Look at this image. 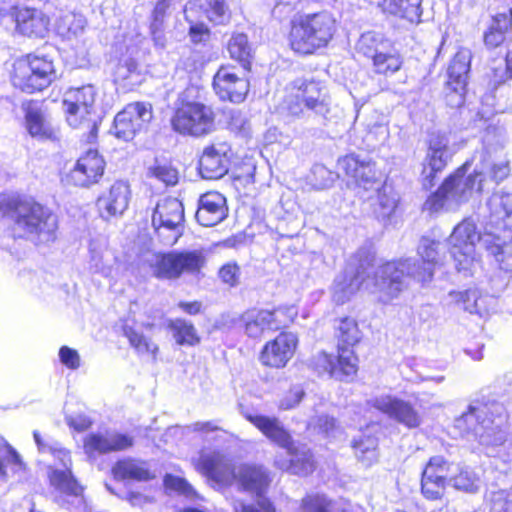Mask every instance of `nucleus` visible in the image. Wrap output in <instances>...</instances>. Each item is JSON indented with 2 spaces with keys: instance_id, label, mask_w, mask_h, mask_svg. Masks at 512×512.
<instances>
[{
  "instance_id": "nucleus-1",
  "label": "nucleus",
  "mask_w": 512,
  "mask_h": 512,
  "mask_svg": "<svg viewBox=\"0 0 512 512\" xmlns=\"http://www.w3.org/2000/svg\"><path fill=\"white\" fill-rule=\"evenodd\" d=\"M505 423L501 404L475 401L455 419L454 427L463 437L477 441L498 471L512 473V439L507 438Z\"/></svg>"
},
{
  "instance_id": "nucleus-2",
  "label": "nucleus",
  "mask_w": 512,
  "mask_h": 512,
  "mask_svg": "<svg viewBox=\"0 0 512 512\" xmlns=\"http://www.w3.org/2000/svg\"><path fill=\"white\" fill-rule=\"evenodd\" d=\"M439 243L429 238H422L418 247V255L422 264L416 259L407 258L399 261H390L378 266L377 282L374 293L383 304L396 299L406 287V279L425 283L432 279L434 269L438 265Z\"/></svg>"
},
{
  "instance_id": "nucleus-3",
  "label": "nucleus",
  "mask_w": 512,
  "mask_h": 512,
  "mask_svg": "<svg viewBox=\"0 0 512 512\" xmlns=\"http://www.w3.org/2000/svg\"><path fill=\"white\" fill-rule=\"evenodd\" d=\"M451 255L459 272L472 273L478 264L476 244L483 246L493 255L499 268L512 271V246L493 232L480 234L471 219H464L450 235Z\"/></svg>"
},
{
  "instance_id": "nucleus-4",
  "label": "nucleus",
  "mask_w": 512,
  "mask_h": 512,
  "mask_svg": "<svg viewBox=\"0 0 512 512\" xmlns=\"http://www.w3.org/2000/svg\"><path fill=\"white\" fill-rule=\"evenodd\" d=\"M193 463L198 472L216 483L229 485L237 481L245 491L258 495L269 484L267 472L261 466H236L229 457L218 451L203 450Z\"/></svg>"
},
{
  "instance_id": "nucleus-5",
  "label": "nucleus",
  "mask_w": 512,
  "mask_h": 512,
  "mask_svg": "<svg viewBox=\"0 0 512 512\" xmlns=\"http://www.w3.org/2000/svg\"><path fill=\"white\" fill-rule=\"evenodd\" d=\"M336 31V19L328 11L301 14L290 22L289 46L299 55H312L326 48Z\"/></svg>"
},
{
  "instance_id": "nucleus-6",
  "label": "nucleus",
  "mask_w": 512,
  "mask_h": 512,
  "mask_svg": "<svg viewBox=\"0 0 512 512\" xmlns=\"http://www.w3.org/2000/svg\"><path fill=\"white\" fill-rule=\"evenodd\" d=\"M10 218L16 237L27 238L35 244H47L56 239L57 216L33 199L11 203Z\"/></svg>"
},
{
  "instance_id": "nucleus-7",
  "label": "nucleus",
  "mask_w": 512,
  "mask_h": 512,
  "mask_svg": "<svg viewBox=\"0 0 512 512\" xmlns=\"http://www.w3.org/2000/svg\"><path fill=\"white\" fill-rule=\"evenodd\" d=\"M245 417L270 441L286 449L289 459L276 458L275 465L278 468L301 476L308 475L313 471L314 462L312 454L306 449L297 450L290 434L278 418L259 414H246Z\"/></svg>"
},
{
  "instance_id": "nucleus-8",
  "label": "nucleus",
  "mask_w": 512,
  "mask_h": 512,
  "mask_svg": "<svg viewBox=\"0 0 512 512\" xmlns=\"http://www.w3.org/2000/svg\"><path fill=\"white\" fill-rule=\"evenodd\" d=\"M35 443L40 453L51 454L59 462L61 468L49 467L48 477L52 487L53 499L63 506L67 496H80L83 488L72 474V460L70 452L62 445L50 438L41 437L37 431L33 432Z\"/></svg>"
},
{
  "instance_id": "nucleus-9",
  "label": "nucleus",
  "mask_w": 512,
  "mask_h": 512,
  "mask_svg": "<svg viewBox=\"0 0 512 512\" xmlns=\"http://www.w3.org/2000/svg\"><path fill=\"white\" fill-rule=\"evenodd\" d=\"M466 165L447 178L443 185L424 203V210L430 213L439 212L442 209H454L468 200L471 193L482 190L484 172L475 171L474 174L465 177Z\"/></svg>"
},
{
  "instance_id": "nucleus-10",
  "label": "nucleus",
  "mask_w": 512,
  "mask_h": 512,
  "mask_svg": "<svg viewBox=\"0 0 512 512\" xmlns=\"http://www.w3.org/2000/svg\"><path fill=\"white\" fill-rule=\"evenodd\" d=\"M56 79L53 61L46 56L28 55L14 64L13 85L26 93L47 88Z\"/></svg>"
},
{
  "instance_id": "nucleus-11",
  "label": "nucleus",
  "mask_w": 512,
  "mask_h": 512,
  "mask_svg": "<svg viewBox=\"0 0 512 512\" xmlns=\"http://www.w3.org/2000/svg\"><path fill=\"white\" fill-rule=\"evenodd\" d=\"M205 263L201 251H172L153 255L150 267L156 278L175 280L183 275L199 274Z\"/></svg>"
},
{
  "instance_id": "nucleus-12",
  "label": "nucleus",
  "mask_w": 512,
  "mask_h": 512,
  "mask_svg": "<svg viewBox=\"0 0 512 512\" xmlns=\"http://www.w3.org/2000/svg\"><path fill=\"white\" fill-rule=\"evenodd\" d=\"M171 123L180 134L200 137L214 130L215 114L210 106L203 103L183 102L175 110Z\"/></svg>"
},
{
  "instance_id": "nucleus-13",
  "label": "nucleus",
  "mask_w": 512,
  "mask_h": 512,
  "mask_svg": "<svg viewBox=\"0 0 512 512\" xmlns=\"http://www.w3.org/2000/svg\"><path fill=\"white\" fill-rule=\"evenodd\" d=\"M291 98L287 101V110L294 116H300L304 108L315 114L325 116L330 111V96L326 86L318 81L296 80L292 87Z\"/></svg>"
},
{
  "instance_id": "nucleus-14",
  "label": "nucleus",
  "mask_w": 512,
  "mask_h": 512,
  "mask_svg": "<svg viewBox=\"0 0 512 512\" xmlns=\"http://www.w3.org/2000/svg\"><path fill=\"white\" fill-rule=\"evenodd\" d=\"M378 267L373 271V277H370L368 266L360 264L357 268L349 264L346 269L337 275L332 287V297L337 304H343L348 301L358 290L364 289L382 303L376 293H374L375 283L377 282Z\"/></svg>"
},
{
  "instance_id": "nucleus-15",
  "label": "nucleus",
  "mask_w": 512,
  "mask_h": 512,
  "mask_svg": "<svg viewBox=\"0 0 512 512\" xmlns=\"http://www.w3.org/2000/svg\"><path fill=\"white\" fill-rule=\"evenodd\" d=\"M294 308L286 311L282 308L275 310L252 309L241 315L240 323L244 333L253 339L262 337L266 332L277 331L293 320Z\"/></svg>"
},
{
  "instance_id": "nucleus-16",
  "label": "nucleus",
  "mask_w": 512,
  "mask_h": 512,
  "mask_svg": "<svg viewBox=\"0 0 512 512\" xmlns=\"http://www.w3.org/2000/svg\"><path fill=\"white\" fill-rule=\"evenodd\" d=\"M367 406L374 408L389 419L414 429L422 424V416L414 405L392 394H379L367 400Z\"/></svg>"
},
{
  "instance_id": "nucleus-17",
  "label": "nucleus",
  "mask_w": 512,
  "mask_h": 512,
  "mask_svg": "<svg viewBox=\"0 0 512 512\" xmlns=\"http://www.w3.org/2000/svg\"><path fill=\"white\" fill-rule=\"evenodd\" d=\"M153 117L152 106L145 102L127 104L114 118L110 132L123 141L132 140Z\"/></svg>"
},
{
  "instance_id": "nucleus-18",
  "label": "nucleus",
  "mask_w": 512,
  "mask_h": 512,
  "mask_svg": "<svg viewBox=\"0 0 512 512\" xmlns=\"http://www.w3.org/2000/svg\"><path fill=\"white\" fill-rule=\"evenodd\" d=\"M49 18L40 10L17 8L0 11V26L9 29L13 24L17 31L27 37L44 38L49 31Z\"/></svg>"
},
{
  "instance_id": "nucleus-19",
  "label": "nucleus",
  "mask_w": 512,
  "mask_h": 512,
  "mask_svg": "<svg viewBox=\"0 0 512 512\" xmlns=\"http://www.w3.org/2000/svg\"><path fill=\"white\" fill-rule=\"evenodd\" d=\"M312 366L319 375L328 374L342 381L356 374L358 359L351 348L338 346L337 356L319 352L313 357Z\"/></svg>"
},
{
  "instance_id": "nucleus-20",
  "label": "nucleus",
  "mask_w": 512,
  "mask_h": 512,
  "mask_svg": "<svg viewBox=\"0 0 512 512\" xmlns=\"http://www.w3.org/2000/svg\"><path fill=\"white\" fill-rule=\"evenodd\" d=\"M298 345V337L292 332H281L273 340L265 343L259 353V362L270 368H284L293 358Z\"/></svg>"
},
{
  "instance_id": "nucleus-21",
  "label": "nucleus",
  "mask_w": 512,
  "mask_h": 512,
  "mask_svg": "<svg viewBox=\"0 0 512 512\" xmlns=\"http://www.w3.org/2000/svg\"><path fill=\"white\" fill-rule=\"evenodd\" d=\"M338 167L357 187L366 192H370V189H379L381 186L375 164L369 159L354 154L346 155L339 159Z\"/></svg>"
},
{
  "instance_id": "nucleus-22",
  "label": "nucleus",
  "mask_w": 512,
  "mask_h": 512,
  "mask_svg": "<svg viewBox=\"0 0 512 512\" xmlns=\"http://www.w3.org/2000/svg\"><path fill=\"white\" fill-rule=\"evenodd\" d=\"M452 465L442 456L431 457L426 464L421 478V491L428 500L441 499L445 492L448 473Z\"/></svg>"
},
{
  "instance_id": "nucleus-23",
  "label": "nucleus",
  "mask_w": 512,
  "mask_h": 512,
  "mask_svg": "<svg viewBox=\"0 0 512 512\" xmlns=\"http://www.w3.org/2000/svg\"><path fill=\"white\" fill-rule=\"evenodd\" d=\"M213 89L221 100L241 103L249 91V82L239 77L234 68L222 66L214 75Z\"/></svg>"
},
{
  "instance_id": "nucleus-24",
  "label": "nucleus",
  "mask_w": 512,
  "mask_h": 512,
  "mask_svg": "<svg viewBox=\"0 0 512 512\" xmlns=\"http://www.w3.org/2000/svg\"><path fill=\"white\" fill-rule=\"evenodd\" d=\"M104 169L103 157L97 151L89 150L77 160L68 178L76 186L87 187L99 181Z\"/></svg>"
},
{
  "instance_id": "nucleus-25",
  "label": "nucleus",
  "mask_w": 512,
  "mask_h": 512,
  "mask_svg": "<svg viewBox=\"0 0 512 512\" xmlns=\"http://www.w3.org/2000/svg\"><path fill=\"white\" fill-rule=\"evenodd\" d=\"M454 151L449 146V139L445 134L433 133L428 140V151L426 154L423 174L425 175L424 185H432L431 178L434 174L444 169L452 158Z\"/></svg>"
},
{
  "instance_id": "nucleus-26",
  "label": "nucleus",
  "mask_w": 512,
  "mask_h": 512,
  "mask_svg": "<svg viewBox=\"0 0 512 512\" xmlns=\"http://www.w3.org/2000/svg\"><path fill=\"white\" fill-rule=\"evenodd\" d=\"M230 148L226 143L213 144L206 147L199 160V172L204 179H219L229 169L228 153Z\"/></svg>"
},
{
  "instance_id": "nucleus-27",
  "label": "nucleus",
  "mask_w": 512,
  "mask_h": 512,
  "mask_svg": "<svg viewBox=\"0 0 512 512\" xmlns=\"http://www.w3.org/2000/svg\"><path fill=\"white\" fill-rule=\"evenodd\" d=\"M131 197L130 186L125 181L114 182L109 190L98 198V208L102 217L120 216L128 208Z\"/></svg>"
},
{
  "instance_id": "nucleus-28",
  "label": "nucleus",
  "mask_w": 512,
  "mask_h": 512,
  "mask_svg": "<svg viewBox=\"0 0 512 512\" xmlns=\"http://www.w3.org/2000/svg\"><path fill=\"white\" fill-rule=\"evenodd\" d=\"M134 438L127 433L107 431L105 433L89 434L84 441V448L88 454H103L121 451L130 448Z\"/></svg>"
},
{
  "instance_id": "nucleus-29",
  "label": "nucleus",
  "mask_w": 512,
  "mask_h": 512,
  "mask_svg": "<svg viewBox=\"0 0 512 512\" xmlns=\"http://www.w3.org/2000/svg\"><path fill=\"white\" fill-rule=\"evenodd\" d=\"M226 216V199L222 194L208 192L200 197L196 211V219L200 225L205 227L217 225Z\"/></svg>"
},
{
  "instance_id": "nucleus-30",
  "label": "nucleus",
  "mask_w": 512,
  "mask_h": 512,
  "mask_svg": "<svg viewBox=\"0 0 512 512\" xmlns=\"http://www.w3.org/2000/svg\"><path fill=\"white\" fill-rule=\"evenodd\" d=\"M25 126L35 139L46 141L57 139V129L47 113L37 104L29 103L25 108Z\"/></svg>"
},
{
  "instance_id": "nucleus-31",
  "label": "nucleus",
  "mask_w": 512,
  "mask_h": 512,
  "mask_svg": "<svg viewBox=\"0 0 512 512\" xmlns=\"http://www.w3.org/2000/svg\"><path fill=\"white\" fill-rule=\"evenodd\" d=\"M184 218L182 203L176 198H164L159 201L152 215V225L156 230L161 228L176 230Z\"/></svg>"
},
{
  "instance_id": "nucleus-32",
  "label": "nucleus",
  "mask_w": 512,
  "mask_h": 512,
  "mask_svg": "<svg viewBox=\"0 0 512 512\" xmlns=\"http://www.w3.org/2000/svg\"><path fill=\"white\" fill-rule=\"evenodd\" d=\"M449 296L452 301L461 306L465 311L477 314L480 317L487 316L495 302L493 297L482 294L477 288L450 292Z\"/></svg>"
},
{
  "instance_id": "nucleus-33",
  "label": "nucleus",
  "mask_w": 512,
  "mask_h": 512,
  "mask_svg": "<svg viewBox=\"0 0 512 512\" xmlns=\"http://www.w3.org/2000/svg\"><path fill=\"white\" fill-rule=\"evenodd\" d=\"M421 2L422 0H381L377 5L386 15L418 23L422 15Z\"/></svg>"
},
{
  "instance_id": "nucleus-34",
  "label": "nucleus",
  "mask_w": 512,
  "mask_h": 512,
  "mask_svg": "<svg viewBox=\"0 0 512 512\" xmlns=\"http://www.w3.org/2000/svg\"><path fill=\"white\" fill-rule=\"evenodd\" d=\"M378 439L370 428L361 431L352 441V448L356 458L366 467H370L378 460Z\"/></svg>"
},
{
  "instance_id": "nucleus-35",
  "label": "nucleus",
  "mask_w": 512,
  "mask_h": 512,
  "mask_svg": "<svg viewBox=\"0 0 512 512\" xmlns=\"http://www.w3.org/2000/svg\"><path fill=\"white\" fill-rule=\"evenodd\" d=\"M114 82L123 89H133L143 81L142 71L133 58H123L117 63L113 72Z\"/></svg>"
},
{
  "instance_id": "nucleus-36",
  "label": "nucleus",
  "mask_w": 512,
  "mask_h": 512,
  "mask_svg": "<svg viewBox=\"0 0 512 512\" xmlns=\"http://www.w3.org/2000/svg\"><path fill=\"white\" fill-rule=\"evenodd\" d=\"M26 470V464L18 451L6 440L0 439V479L6 481L9 472L19 474Z\"/></svg>"
},
{
  "instance_id": "nucleus-37",
  "label": "nucleus",
  "mask_w": 512,
  "mask_h": 512,
  "mask_svg": "<svg viewBox=\"0 0 512 512\" xmlns=\"http://www.w3.org/2000/svg\"><path fill=\"white\" fill-rule=\"evenodd\" d=\"M173 0H159L151 13L150 33L155 45L164 47L165 21L171 15L173 10Z\"/></svg>"
},
{
  "instance_id": "nucleus-38",
  "label": "nucleus",
  "mask_w": 512,
  "mask_h": 512,
  "mask_svg": "<svg viewBox=\"0 0 512 512\" xmlns=\"http://www.w3.org/2000/svg\"><path fill=\"white\" fill-rule=\"evenodd\" d=\"M472 54L469 49H460L452 59L448 67V83L466 87L468 73L470 71Z\"/></svg>"
},
{
  "instance_id": "nucleus-39",
  "label": "nucleus",
  "mask_w": 512,
  "mask_h": 512,
  "mask_svg": "<svg viewBox=\"0 0 512 512\" xmlns=\"http://www.w3.org/2000/svg\"><path fill=\"white\" fill-rule=\"evenodd\" d=\"M67 122L73 128L88 130L92 135L97 132L99 116L93 107L75 106L74 109H65Z\"/></svg>"
},
{
  "instance_id": "nucleus-40",
  "label": "nucleus",
  "mask_w": 512,
  "mask_h": 512,
  "mask_svg": "<svg viewBox=\"0 0 512 512\" xmlns=\"http://www.w3.org/2000/svg\"><path fill=\"white\" fill-rule=\"evenodd\" d=\"M124 334L127 337L131 347L138 355L149 357L154 361L157 359L159 347L157 343L145 335L143 331L132 327H126L124 329Z\"/></svg>"
},
{
  "instance_id": "nucleus-41",
  "label": "nucleus",
  "mask_w": 512,
  "mask_h": 512,
  "mask_svg": "<svg viewBox=\"0 0 512 512\" xmlns=\"http://www.w3.org/2000/svg\"><path fill=\"white\" fill-rule=\"evenodd\" d=\"M375 72L383 75H392L400 70L403 60L399 52L392 45L376 54L372 60Z\"/></svg>"
},
{
  "instance_id": "nucleus-42",
  "label": "nucleus",
  "mask_w": 512,
  "mask_h": 512,
  "mask_svg": "<svg viewBox=\"0 0 512 512\" xmlns=\"http://www.w3.org/2000/svg\"><path fill=\"white\" fill-rule=\"evenodd\" d=\"M116 479L148 480L151 478L146 463L133 459H125L116 463L113 467Z\"/></svg>"
},
{
  "instance_id": "nucleus-43",
  "label": "nucleus",
  "mask_w": 512,
  "mask_h": 512,
  "mask_svg": "<svg viewBox=\"0 0 512 512\" xmlns=\"http://www.w3.org/2000/svg\"><path fill=\"white\" fill-rule=\"evenodd\" d=\"M447 478L455 489L467 493H476L481 486L480 477L467 466H457V473Z\"/></svg>"
},
{
  "instance_id": "nucleus-44",
  "label": "nucleus",
  "mask_w": 512,
  "mask_h": 512,
  "mask_svg": "<svg viewBox=\"0 0 512 512\" xmlns=\"http://www.w3.org/2000/svg\"><path fill=\"white\" fill-rule=\"evenodd\" d=\"M168 328L178 345L195 346L200 342L197 330L191 322L179 318L170 320Z\"/></svg>"
},
{
  "instance_id": "nucleus-45",
  "label": "nucleus",
  "mask_w": 512,
  "mask_h": 512,
  "mask_svg": "<svg viewBox=\"0 0 512 512\" xmlns=\"http://www.w3.org/2000/svg\"><path fill=\"white\" fill-rule=\"evenodd\" d=\"M227 50L232 59L240 62L245 69L250 66L252 47L247 35L243 33L233 34L228 42Z\"/></svg>"
},
{
  "instance_id": "nucleus-46",
  "label": "nucleus",
  "mask_w": 512,
  "mask_h": 512,
  "mask_svg": "<svg viewBox=\"0 0 512 512\" xmlns=\"http://www.w3.org/2000/svg\"><path fill=\"white\" fill-rule=\"evenodd\" d=\"M96 89L93 85H85L80 88L70 89L63 100L64 109H74L75 106L95 108Z\"/></svg>"
},
{
  "instance_id": "nucleus-47",
  "label": "nucleus",
  "mask_w": 512,
  "mask_h": 512,
  "mask_svg": "<svg viewBox=\"0 0 512 512\" xmlns=\"http://www.w3.org/2000/svg\"><path fill=\"white\" fill-rule=\"evenodd\" d=\"M391 42L382 34L377 32H366L361 35L357 47L365 56L375 58L376 54L382 52L385 48H389Z\"/></svg>"
},
{
  "instance_id": "nucleus-48",
  "label": "nucleus",
  "mask_w": 512,
  "mask_h": 512,
  "mask_svg": "<svg viewBox=\"0 0 512 512\" xmlns=\"http://www.w3.org/2000/svg\"><path fill=\"white\" fill-rule=\"evenodd\" d=\"M87 22L80 13L67 12L57 20L56 28L59 34L69 37L83 32Z\"/></svg>"
},
{
  "instance_id": "nucleus-49",
  "label": "nucleus",
  "mask_w": 512,
  "mask_h": 512,
  "mask_svg": "<svg viewBox=\"0 0 512 512\" xmlns=\"http://www.w3.org/2000/svg\"><path fill=\"white\" fill-rule=\"evenodd\" d=\"M370 191L377 196L378 209H375V212L379 217H389L397 206V198L392 188L381 182L379 189H370Z\"/></svg>"
},
{
  "instance_id": "nucleus-50",
  "label": "nucleus",
  "mask_w": 512,
  "mask_h": 512,
  "mask_svg": "<svg viewBox=\"0 0 512 512\" xmlns=\"http://www.w3.org/2000/svg\"><path fill=\"white\" fill-rule=\"evenodd\" d=\"M338 330V338L341 344L339 346L344 347L354 346L361 339V332L358 328L357 322L352 318H343L339 321V325L337 327Z\"/></svg>"
},
{
  "instance_id": "nucleus-51",
  "label": "nucleus",
  "mask_w": 512,
  "mask_h": 512,
  "mask_svg": "<svg viewBox=\"0 0 512 512\" xmlns=\"http://www.w3.org/2000/svg\"><path fill=\"white\" fill-rule=\"evenodd\" d=\"M489 512H512V488L490 491L486 494Z\"/></svg>"
},
{
  "instance_id": "nucleus-52",
  "label": "nucleus",
  "mask_w": 512,
  "mask_h": 512,
  "mask_svg": "<svg viewBox=\"0 0 512 512\" xmlns=\"http://www.w3.org/2000/svg\"><path fill=\"white\" fill-rule=\"evenodd\" d=\"M491 216L496 220H504L512 214V205L508 195L493 194L488 200Z\"/></svg>"
},
{
  "instance_id": "nucleus-53",
  "label": "nucleus",
  "mask_w": 512,
  "mask_h": 512,
  "mask_svg": "<svg viewBox=\"0 0 512 512\" xmlns=\"http://www.w3.org/2000/svg\"><path fill=\"white\" fill-rule=\"evenodd\" d=\"M148 176L156 178L167 186H173L178 182V171L166 163L151 166L148 169Z\"/></svg>"
},
{
  "instance_id": "nucleus-54",
  "label": "nucleus",
  "mask_w": 512,
  "mask_h": 512,
  "mask_svg": "<svg viewBox=\"0 0 512 512\" xmlns=\"http://www.w3.org/2000/svg\"><path fill=\"white\" fill-rule=\"evenodd\" d=\"M208 4L207 16L215 24H225L230 19L229 10L224 0H206Z\"/></svg>"
},
{
  "instance_id": "nucleus-55",
  "label": "nucleus",
  "mask_w": 512,
  "mask_h": 512,
  "mask_svg": "<svg viewBox=\"0 0 512 512\" xmlns=\"http://www.w3.org/2000/svg\"><path fill=\"white\" fill-rule=\"evenodd\" d=\"M304 512H333V502L323 495L308 496L303 500Z\"/></svg>"
},
{
  "instance_id": "nucleus-56",
  "label": "nucleus",
  "mask_w": 512,
  "mask_h": 512,
  "mask_svg": "<svg viewBox=\"0 0 512 512\" xmlns=\"http://www.w3.org/2000/svg\"><path fill=\"white\" fill-rule=\"evenodd\" d=\"M164 485L167 489L178 492L186 497H192L195 495L193 487L181 477L167 474L164 478Z\"/></svg>"
},
{
  "instance_id": "nucleus-57",
  "label": "nucleus",
  "mask_w": 512,
  "mask_h": 512,
  "mask_svg": "<svg viewBox=\"0 0 512 512\" xmlns=\"http://www.w3.org/2000/svg\"><path fill=\"white\" fill-rule=\"evenodd\" d=\"M91 267L105 276L110 274L111 259L108 251L98 252L91 251Z\"/></svg>"
},
{
  "instance_id": "nucleus-58",
  "label": "nucleus",
  "mask_w": 512,
  "mask_h": 512,
  "mask_svg": "<svg viewBox=\"0 0 512 512\" xmlns=\"http://www.w3.org/2000/svg\"><path fill=\"white\" fill-rule=\"evenodd\" d=\"M60 362L71 370H77L81 366V357L77 350L68 346H62L59 349Z\"/></svg>"
},
{
  "instance_id": "nucleus-59",
  "label": "nucleus",
  "mask_w": 512,
  "mask_h": 512,
  "mask_svg": "<svg viewBox=\"0 0 512 512\" xmlns=\"http://www.w3.org/2000/svg\"><path fill=\"white\" fill-rule=\"evenodd\" d=\"M236 512H275V508L265 498H259L255 504L239 502L235 505Z\"/></svg>"
},
{
  "instance_id": "nucleus-60",
  "label": "nucleus",
  "mask_w": 512,
  "mask_h": 512,
  "mask_svg": "<svg viewBox=\"0 0 512 512\" xmlns=\"http://www.w3.org/2000/svg\"><path fill=\"white\" fill-rule=\"evenodd\" d=\"M465 91L466 87H461L456 84L449 86V83L447 82L445 96L447 104L453 108L460 107L464 103Z\"/></svg>"
},
{
  "instance_id": "nucleus-61",
  "label": "nucleus",
  "mask_w": 512,
  "mask_h": 512,
  "mask_svg": "<svg viewBox=\"0 0 512 512\" xmlns=\"http://www.w3.org/2000/svg\"><path fill=\"white\" fill-rule=\"evenodd\" d=\"M239 275L240 269L235 263H227L219 270V277L221 280L230 286L238 284Z\"/></svg>"
},
{
  "instance_id": "nucleus-62",
  "label": "nucleus",
  "mask_w": 512,
  "mask_h": 512,
  "mask_svg": "<svg viewBox=\"0 0 512 512\" xmlns=\"http://www.w3.org/2000/svg\"><path fill=\"white\" fill-rule=\"evenodd\" d=\"M504 40V32L495 25H492L484 34V43L486 47L490 49L500 46L504 42Z\"/></svg>"
},
{
  "instance_id": "nucleus-63",
  "label": "nucleus",
  "mask_w": 512,
  "mask_h": 512,
  "mask_svg": "<svg viewBox=\"0 0 512 512\" xmlns=\"http://www.w3.org/2000/svg\"><path fill=\"white\" fill-rule=\"evenodd\" d=\"M66 422L71 428L78 432L87 430L92 424V420L83 414L68 415L66 416Z\"/></svg>"
},
{
  "instance_id": "nucleus-64",
  "label": "nucleus",
  "mask_w": 512,
  "mask_h": 512,
  "mask_svg": "<svg viewBox=\"0 0 512 512\" xmlns=\"http://www.w3.org/2000/svg\"><path fill=\"white\" fill-rule=\"evenodd\" d=\"M189 35L194 43H200L206 40L209 36L208 28L202 23H195L190 25Z\"/></svg>"
}]
</instances>
